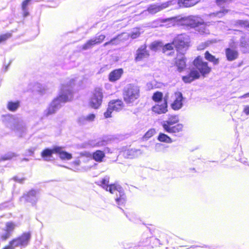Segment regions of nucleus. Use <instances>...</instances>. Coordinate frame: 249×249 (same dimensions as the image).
I'll use <instances>...</instances> for the list:
<instances>
[{"label": "nucleus", "instance_id": "46", "mask_svg": "<svg viewBox=\"0 0 249 249\" xmlns=\"http://www.w3.org/2000/svg\"><path fill=\"white\" fill-rule=\"evenodd\" d=\"M241 27H249V21L245 20H238L237 22Z\"/></svg>", "mask_w": 249, "mask_h": 249}, {"label": "nucleus", "instance_id": "34", "mask_svg": "<svg viewBox=\"0 0 249 249\" xmlns=\"http://www.w3.org/2000/svg\"><path fill=\"white\" fill-rule=\"evenodd\" d=\"M163 98V94L161 92L157 91L154 93L152 96V99L155 102L159 103L160 102Z\"/></svg>", "mask_w": 249, "mask_h": 249}, {"label": "nucleus", "instance_id": "12", "mask_svg": "<svg viewBox=\"0 0 249 249\" xmlns=\"http://www.w3.org/2000/svg\"><path fill=\"white\" fill-rule=\"evenodd\" d=\"M152 110L155 113L160 114L165 113L167 109V99L164 98L163 102L161 104H157L152 107Z\"/></svg>", "mask_w": 249, "mask_h": 249}, {"label": "nucleus", "instance_id": "1", "mask_svg": "<svg viewBox=\"0 0 249 249\" xmlns=\"http://www.w3.org/2000/svg\"><path fill=\"white\" fill-rule=\"evenodd\" d=\"M193 64L196 69H192L188 75L182 77V80L186 83L198 79L200 75L205 77L211 71V68L208 66V63L204 61L200 56H197L194 60Z\"/></svg>", "mask_w": 249, "mask_h": 249}, {"label": "nucleus", "instance_id": "21", "mask_svg": "<svg viewBox=\"0 0 249 249\" xmlns=\"http://www.w3.org/2000/svg\"><path fill=\"white\" fill-rule=\"evenodd\" d=\"M129 36V35L128 34L123 33L121 35L118 36L116 37L111 39L109 41L106 42L104 44V46L106 47L110 44H118V43L115 42L116 40H126L128 38Z\"/></svg>", "mask_w": 249, "mask_h": 249}, {"label": "nucleus", "instance_id": "59", "mask_svg": "<svg viewBox=\"0 0 249 249\" xmlns=\"http://www.w3.org/2000/svg\"><path fill=\"white\" fill-rule=\"evenodd\" d=\"M147 85L149 88H151V84L150 83H148Z\"/></svg>", "mask_w": 249, "mask_h": 249}, {"label": "nucleus", "instance_id": "48", "mask_svg": "<svg viewBox=\"0 0 249 249\" xmlns=\"http://www.w3.org/2000/svg\"><path fill=\"white\" fill-rule=\"evenodd\" d=\"M13 179L15 181H16V182H18V183H22L23 182L24 180L25 179V178H19L18 176H14L13 178Z\"/></svg>", "mask_w": 249, "mask_h": 249}, {"label": "nucleus", "instance_id": "57", "mask_svg": "<svg viewBox=\"0 0 249 249\" xmlns=\"http://www.w3.org/2000/svg\"><path fill=\"white\" fill-rule=\"evenodd\" d=\"M248 97H249V92L244 94L243 95L240 96L239 98L242 99V98H248Z\"/></svg>", "mask_w": 249, "mask_h": 249}, {"label": "nucleus", "instance_id": "55", "mask_svg": "<svg viewBox=\"0 0 249 249\" xmlns=\"http://www.w3.org/2000/svg\"><path fill=\"white\" fill-rule=\"evenodd\" d=\"M207 44L206 43H205L204 44H202L201 45H200L198 47V49L199 50H202L203 49H204L205 47H206L207 46Z\"/></svg>", "mask_w": 249, "mask_h": 249}, {"label": "nucleus", "instance_id": "7", "mask_svg": "<svg viewBox=\"0 0 249 249\" xmlns=\"http://www.w3.org/2000/svg\"><path fill=\"white\" fill-rule=\"evenodd\" d=\"M177 0H169L162 3H154L150 5L147 9L149 14L154 15L160 12L171 5L176 3Z\"/></svg>", "mask_w": 249, "mask_h": 249}, {"label": "nucleus", "instance_id": "49", "mask_svg": "<svg viewBox=\"0 0 249 249\" xmlns=\"http://www.w3.org/2000/svg\"><path fill=\"white\" fill-rule=\"evenodd\" d=\"M72 158V155L66 152L63 151V160H69Z\"/></svg>", "mask_w": 249, "mask_h": 249}, {"label": "nucleus", "instance_id": "32", "mask_svg": "<svg viewBox=\"0 0 249 249\" xmlns=\"http://www.w3.org/2000/svg\"><path fill=\"white\" fill-rule=\"evenodd\" d=\"M95 118V115L94 114H89L85 116H83L80 119V121L84 122L85 121L92 122Z\"/></svg>", "mask_w": 249, "mask_h": 249}, {"label": "nucleus", "instance_id": "54", "mask_svg": "<svg viewBox=\"0 0 249 249\" xmlns=\"http://www.w3.org/2000/svg\"><path fill=\"white\" fill-rule=\"evenodd\" d=\"M162 146V144L160 143H157L155 145V150L157 151H159L160 148Z\"/></svg>", "mask_w": 249, "mask_h": 249}, {"label": "nucleus", "instance_id": "53", "mask_svg": "<svg viewBox=\"0 0 249 249\" xmlns=\"http://www.w3.org/2000/svg\"><path fill=\"white\" fill-rule=\"evenodd\" d=\"M22 16L24 18H25L29 15V12H28L27 9H26V10H22Z\"/></svg>", "mask_w": 249, "mask_h": 249}, {"label": "nucleus", "instance_id": "22", "mask_svg": "<svg viewBox=\"0 0 249 249\" xmlns=\"http://www.w3.org/2000/svg\"><path fill=\"white\" fill-rule=\"evenodd\" d=\"M105 157V153L101 150H96L92 154V159L98 162H103Z\"/></svg>", "mask_w": 249, "mask_h": 249}, {"label": "nucleus", "instance_id": "38", "mask_svg": "<svg viewBox=\"0 0 249 249\" xmlns=\"http://www.w3.org/2000/svg\"><path fill=\"white\" fill-rule=\"evenodd\" d=\"M12 36V34L10 33H7L5 34L0 35V43L2 42H4L10 38Z\"/></svg>", "mask_w": 249, "mask_h": 249}, {"label": "nucleus", "instance_id": "30", "mask_svg": "<svg viewBox=\"0 0 249 249\" xmlns=\"http://www.w3.org/2000/svg\"><path fill=\"white\" fill-rule=\"evenodd\" d=\"M17 156V155L14 152L8 153L0 158V161L10 160Z\"/></svg>", "mask_w": 249, "mask_h": 249}, {"label": "nucleus", "instance_id": "4", "mask_svg": "<svg viewBox=\"0 0 249 249\" xmlns=\"http://www.w3.org/2000/svg\"><path fill=\"white\" fill-rule=\"evenodd\" d=\"M140 96L139 88L133 84L127 85L124 90V101L127 104L133 103Z\"/></svg>", "mask_w": 249, "mask_h": 249}, {"label": "nucleus", "instance_id": "20", "mask_svg": "<svg viewBox=\"0 0 249 249\" xmlns=\"http://www.w3.org/2000/svg\"><path fill=\"white\" fill-rule=\"evenodd\" d=\"M200 0H178L176 3L179 7H189L197 3Z\"/></svg>", "mask_w": 249, "mask_h": 249}, {"label": "nucleus", "instance_id": "33", "mask_svg": "<svg viewBox=\"0 0 249 249\" xmlns=\"http://www.w3.org/2000/svg\"><path fill=\"white\" fill-rule=\"evenodd\" d=\"M16 226V225L14 222H8L5 224V231L12 233V232L15 230Z\"/></svg>", "mask_w": 249, "mask_h": 249}, {"label": "nucleus", "instance_id": "10", "mask_svg": "<svg viewBox=\"0 0 249 249\" xmlns=\"http://www.w3.org/2000/svg\"><path fill=\"white\" fill-rule=\"evenodd\" d=\"M173 101L171 105L172 108L174 110H178L183 107V96L180 92H176L173 96Z\"/></svg>", "mask_w": 249, "mask_h": 249}, {"label": "nucleus", "instance_id": "41", "mask_svg": "<svg viewBox=\"0 0 249 249\" xmlns=\"http://www.w3.org/2000/svg\"><path fill=\"white\" fill-rule=\"evenodd\" d=\"M227 12H228L227 10H224L223 11H219L216 13L211 14L210 15V16L212 18L216 17L220 18V17H222V16H223L225 13H227Z\"/></svg>", "mask_w": 249, "mask_h": 249}, {"label": "nucleus", "instance_id": "5", "mask_svg": "<svg viewBox=\"0 0 249 249\" xmlns=\"http://www.w3.org/2000/svg\"><path fill=\"white\" fill-rule=\"evenodd\" d=\"M190 38L186 34L178 35L174 40L173 44L180 53H183L189 46Z\"/></svg>", "mask_w": 249, "mask_h": 249}, {"label": "nucleus", "instance_id": "40", "mask_svg": "<svg viewBox=\"0 0 249 249\" xmlns=\"http://www.w3.org/2000/svg\"><path fill=\"white\" fill-rule=\"evenodd\" d=\"M140 35V32L139 30L137 28L133 29L131 34L130 35V37L132 39H135L138 37Z\"/></svg>", "mask_w": 249, "mask_h": 249}, {"label": "nucleus", "instance_id": "23", "mask_svg": "<svg viewBox=\"0 0 249 249\" xmlns=\"http://www.w3.org/2000/svg\"><path fill=\"white\" fill-rule=\"evenodd\" d=\"M183 125L181 124H178L174 126H171L170 127L164 129V130L170 133H178L182 131Z\"/></svg>", "mask_w": 249, "mask_h": 249}, {"label": "nucleus", "instance_id": "6", "mask_svg": "<svg viewBox=\"0 0 249 249\" xmlns=\"http://www.w3.org/2000/svg\"><path fill=\"white\" fill-rule=\"evenodd\" d=\"M124 107V103L121 100H112L108 103L107 110L104 113V116L105 118L111 117V114L113 111H120Z\"/></svg>", "mask_w": 249, "mask_h": 249}, {"label": "nucleus", "instance_id": "50", "mask_svg": "<svg viewBox=\"0 0 249 249\" xmlns=\"http://www.w3.org/2000/svg\"><path fill=\"white\" fill-rule=\"evenodd\" d=\"M243 112L247 115H249V106H245L244 107Z\"/></svg>", "mask_w": 249, "mask_h": 249}, {"label": "nucleus", "instance_id": "18", "mask_svg": "<svg viewBox=\"0 0 249 249\" xmlns=\"http://www.w3.org/2000/svg\"><path fill=\"white\" fill-rule=\"evenodd\" d=\"M142 154L143 152L141 149H130L124 152V156L127 158L133 159L138 157Z\"/></svg>", "mask_w": 249, "mask_h": 249}, {"label": "nucleus", "instance_id": "36", "mask_svg": "<svg viewBox=\"0 0 249 249\" xmlns=\"http://www.w3.org/2000/svg\"><path fill=\"white\" fill-rule=\"evenodd\" d=\"M232 0H216L217 4L220 7H225L231 3Z\"/></svg>", "mask_w": 249, "mask_h": 249}, {"label": "nucleus", "instance_id": "31", "mask_svg": "<svg viewBox=\"0 0 249 249\" xmlns=\"http://www.w3.org/2000/svg\"><path fill=\"white\" fill-rule=\"evenodd\" d=\"M36 192L34 189H32L28 191L26 194H24L23 197L25 198L26 201H29V199L32 197H36Z\"/></svg>", "mask_w": 249, "mask_h": 249}, {"label": "nucleus", "instance_id": "47", "mask_svg": "<svg viewBox=\"0 0 249 249\" xmlns=\"http://www.w3.org/2000/svg\"><path fill=\"white\" fill-rule=\"evenodd\" d=\"M31 0H24L22 2L21 8L22 10H26L27 9L28 5Z\"/></svg>", "mask_w": 249, "mask_h": 249}, {"label": "nucleus", "instance_id": "37", "mask_svg": "<svg viewBox=\"0 0 249 249\" xmlns=\"http://www.w3.org/2000/svg\"><path fill=\"white\" fill-rule=\"evenodd\" d=\"M241 45L243 47L247 48L249 46V39L245 36L241 39Z\"/></svg>", "mask_w": 249, "mask_h": 249}, {"label": "nucleus", "instance_id": "17", "mask_svg": "<svg viewBox=\"0 0 249 249\" xmlns=\"http://www.w3.org/2000/svg\"><path fill=\"white\" fill-rule=\"evenodd\" d=\"M183 53L178 54L176 58L175 64L179 71H181L186 67L185 58Z\"/></svg>", "mask_w": 249, "mask_h": 249}, {"label": "nucleus", "instance_id": "3", "mask_svg": "<svg viewBox=\"0 0 249 249\" xmlns=\"http://www.w3.org/2000/svg\"><path fill=\"white\" fill-rule=\"evenodd\" d=\"M181 25H185L191 28H196V30L200 34H208L209 31L207 29L206 25L203 20L196 16H189L180 18Z\"/></svg>", "mask_w": 249, "mask_h": 249}, {"label": "nucleus", "instance_id": "51", "mask_svg": "<svg viewBox=\"0 0 249 249\" xmlns=\"http://www.w3.org/2000/svg\"><path fill=\"white\" fill-rule=\"evenodd\" d=\"M80 155L81 156H86L87 157L92 158V154H91V153H90L89 152H85L81 153L80 154Z\"/></svg>", "mask_w": 249, "mask_h": 249}, {"label": "nucleus", "instance_id": "19", "mask_svg": "<svg viewBox=\"0 0 249 249\" xmlns=\"http://www.w3.org/2000/svg\"><path fill=\"white\" fill-rule=\"evenodd\" d=\"M123 72L124 71L122 69H118L112 71L108 75L109 81L113 82L119 80L121 78Z\"/></svg>", "mask_w": 249, "mask_h": 249}, {"label": "nucleus", "instance_id": "14", "mask_svg": "<svg viewBox=\"0 0 249 249\" xmlns=\"http://www.w3.org/2000/svg\"><path fill=\"white\" fill-rule=\"evenodd\" d=\"M149 55V54L146 50V46L143 45L141 46L137 51L135 60L139 61L143 58L148 57Z\"/></svg>", "mask_w": 249, "mask_h": 249}, {"label": "nucleus", "instance_id": "9", "mask_svg": "<svg viewBox=\"0 0 249 249\" xmlns=\"http://www.w3.org/2000/svg\"><path fill=\"white\" fill-rule=\"evenodd\" d=\"M103 94L101 89H95L94 93L91 97L89 102V106L94 108H98L101 105Z\"/></svg>", "mask_w": 249, "mask_h": 249}, {"label": "nucleus", "instance_id": "11", "mask_svg": "<svg viewBox=\"0 0 249 249\" xmlns=\"http://www.w3.org/2000/svg\"><path fill=\"white\" fill-rule=\"evenodd\" d=\"M62 149L61 147L55 146L52 149L45 148L41 153V156L46 160H49L53 154H61Z\"/></svg>", "mask_w": 249, "mask_h": 249}, {"label": "nucleus", "instance_id": "35", "mask_svg": "<svg viewBox=\"0 0 249 249\" xmlns=\"http://www.w3.org/2000/svg\"><path fill=\"white\" fill-rule=\"evenodd\" d=\"M163 44L160 42H154L150 46V48L151 50L156 51L162 47Z\"/></svg>", "mask_w": 249, "mask_h": 249}, {"label": "nucleus", "instance_id": "52", "mask_svg": "<svg viewBox=\"0 0 249 249\" xmlns=\"http://www.w3.org/2000/svg\"><path fill=\"white\" fill-rule=\"evenodd\" d=\"M57 108V107H56V105H52L49 108V110H48V114L49 113H51V110H53V112L55 110V108Z\"/></svg>", "mask_w": 249, "mask_h": 249}, {"label": "nucleus", "instance_id": "43", "mask_svg": "<svg viewBox=\"0 0 249 249\" xmlns=\"http://www.w3.org/2000/svg\"><path fill=\"white\" fill-rule=\"evenodd\" d=\"M12 233L10 232L6 231L5 233L1 234L0 236L1 240L5 241L11 236Z\"/></svg>", "mask_w": 249, "mask_h": 249}, {"label": "nucleus", "instance_id": "44", "mask_svg": "<svg viewBox=\"0 0 249 249\" xmlns=\"http://www.w3.org/2000/svg\"><path fill=\"white\" fill-rule=\"evenodd\" d=\"M173 42L165 45L162 48L163 53H165L167 51L172 50L173 49Z\"/></svg>", "mask_w": 249, "mask_h": 249}, {"label": "nucleus", "instance_id": "25", "mask_svg": "<svg viewBox=\"0 0 249 249\" xmlns=\"http://www.w3.org/2000/svg\"><path fill=\"white\" fill-rule=\"evenodd\" d=\"M205 58L207 60L213 63L214 65H218L219 63V59L216 58L214 56L211 54L208 51L205 52Z\"/></svg>", "mask_w": 249, "mask_h": 249}, {"label": "nucleus", "instance_id": "2", "mask_svg": "<svg viewBox=\"0 0 249 249\" xmlns=\"http://www.w3.org/2000/svg\"><path fill=\"white\" fill-rule=\"evenodd\" d=\"M109 178L106 176L101 180L95 182V183L109 191L111 194H116V202L119 205H122L125 203L126 197L122 188L118 185L110 184L108 185Z\"/></svg>", "mask_w": 249, "mask_h": 249}, {"label": "nucleus", "instance_id": "45", "mask_svg": "<svg viewBox=\"0 0 249 249\" xmlns=\"http://www.w3.org/2000/svg\"><path fill=\"white\" fill-rule=\"evenodd\" d=\"M14 245L15 244L12 240H11L9 242L8 244L7 245L4 246L1 249H15L16 247Z\"/></svg>", "mask_w": 249, "mask_h": 249}, {"label": "nucleus", "instance_id": "42", "mask_svg": "<svg viewBox=\"0 0 249 249\" xmlns=\"http://www.w3.org/2000/svg\"><path fill=\"white\" fill-rule=\"evenodd\" d=\"M106 36L104 35H100L97 36H96L93 39L95 40L96 44L101 43L105 38Z\"/></svg>", "mask_w": 249, "mask_h": 249}, {"label": "nucleus", "instance_id": "29", "mask_svg": "<svg viewBox=\"0 0 249 249\" xmlns=\"http://www.w3.org/2000/svg\"><path fill=\"white\" fill-rule=\"evenodd\" d=\"M158 140L161 142H164L168 143H171L173 142L172 139L169 136L163 133L159 134V135L158 137Z\"/></svg>", "mask_w": 249, "mask_h": 249}, {"label": "nucleus", "instance_id": "15", "mask_svg": "<svg viewBox=\"0 0 249 249\" xmlns=\"http://www.w3.org/2000/svg\"><path fill=\"white\" fill-rule=\"evenodd\" d=\"M178 121L179 119L177 115H170L167 120L161 122V125L164 130L173 125Z\"/></svg>", "mask_w": 249, "mask_h": 249}, {"label": "nucleus", "instance_id": "26", "mask_svg": "<svg viewBox=\"0 0 249 249\" xmlns=\"http://www.w3.org/2000/svg\"><path fill=\"white\" fill-rule=\"evenodd\" d=\"M20 106V102L16 101L15 102H8L7 105V109L11 111H15Z\"/></svg>", "mask_w": 249, "mask_h": 249}, {"label": "nucleus", "instance_id": "56", "mask_svg": "<svg viewBox=\"0 0 249 249\" xmlns=\"http://www.w3.org/2000/svg\"><path fill=\"white\" fill-rule=\"evenodd\" d=\"M34 148H30L27 150V152L29 153L30 155H32L34 154Z\"/></svg>", "mask_w": 249, "mask_h": 249}, {"label": "nucleus", "instance_id": "16", "mask_svg": "<svg viewBox=\"0 0 249 249\" xmlns=\"http://www.w3.org/2000/svg\"><path fill=\"white\" fill-rule=\"evenodd\" d=\"M180 18L179 17H172L166 19H163L161 22L165 23L164 26L170 27L175 25H181Z\"/></svg>", "mask_w": 249, "mask_h": 249}, {"label": "nucleus", "instance_id": "28", "mask_svg": "<svg viewBox=\"0 0 249 249\" xmlns=\"http://www.w3.org/2000/svg\"><path fill=\"white\" fill-rule=\"evenodd\" d=\"M95 45H96L95 40L93 38L89 40L87 42L81 46V50H87L92 48Z\"/></svg>", "mask_w": 249, "mask_h": 249}, {"label": "nucleus", "instance_id": "39", "mask_svg": "<svg viewBox=\"0 0 249 249\" xmlns=\"http://www.w3.org/2000/svg\"><path fill=\"white\" fill-rule=\"evenodd\" d=\"M155 133V131L154 129H151L149 130L144 135L143 139H144L145 140H148L152 136H153Z\"/></svg>", "mask_w": 249, "mask_h": 249}, {"label": "nucleus", "instance_id": "27", "mask_svg": "<svg viewBox=\"0 0 249 249\" xmlns=\"http://www.w3.org/2000/svg\"><path fill=\"white\" fill-rule=\"evenodd\" d=\"M107 142L105 140L90 141L89 142V145L91 147H102L106 145Z\"/></svg>", "mask_w": 249, "mask_h": 249}, {"label": "nucleus", "instance_id": "13", "mask_svg": "<svg viewBox=\"0 0 249 249\" xmlns=\"http://www.w3.org/2000/svg\"><path fill=\"white\" fill-rule=\"evenodd\" d=\"M225 54L227 60L232 61L238 58V52L233 46L231 45L230 47L226 49Z\"/></svg>", "mask_w": 249, "mask_h": 249}, {"label": "nucleus", "instance_id": "8", "mask_svg": "<svg viewBox=\"0 0 249 249\" xmlns=\"http://www.w3.org/2000/svg\"><path fill=\"white\" fill-rule=\"evenodd\" d=\"M31 238V233L30 231L23 232L20 235L13 238L12 241L16 247H26L29 243Z\"/></svg>", "mask_w": 249, "mask_h": 249}, {"label": "nucleus", "instance_id": "58", "mask_svg": "<svg viewBox=\"0 0 249 249\" xmlns=\"http://www.w3.org/2000/svg\"><path fill=\"white\" fill-rule=\"evenodd\" d=\"M73 163L76 166L79 165L80 161L79 160H76L75 161H74Z\"/></svg>", "mask_w": 249, "mask_h": 249}, {"label": "nucleus", "instance_id": "24", "mask_svg": "<svg viewBox=\"0 0 249 249\" xmlns=\"http://www.w3.org/2000/svg\"><path fill=\"white\" fill-rule=\"evenodd\" d=\"M71 87L70 88L65 87L63 88V102L70 101L72 98V92L71 90Z\"/></svg>", "mask_w": 249, "mask_h": 249}]
</instances>
